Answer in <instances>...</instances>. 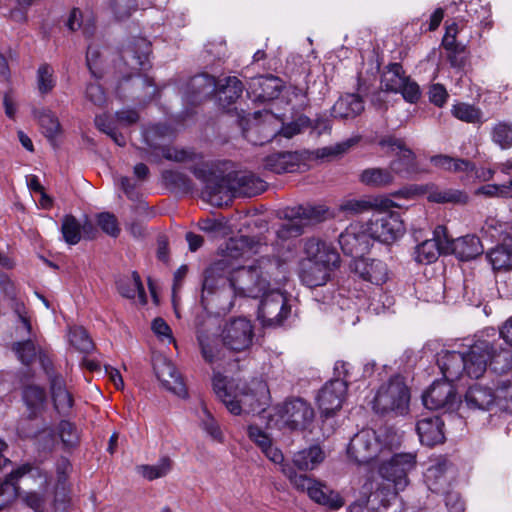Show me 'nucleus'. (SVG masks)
Returning <instances> with one entry per match:
<instances>
[{"label": "nucleus", "mask_w": 512, "mask_h": 512, "mask_svg": "<svg viewBox=\"0 0 512 512\" xmlns=\"http://www.w3.org/2000/svg\"><path fill=\"white\" fill-rule=\"evenodd\" d=\"M287 280V270L279 259L261 256L248 264L234 267L230 288L234 295L257 298Z\"/></svg>", "instance_id": "1"}, {"label": "nucleus", "mask_w": 512, "mask_h": 512, "mask_svg": "<svg viewBox=\"0 0 512 512\" xmlns=\"http://www.w3.org/2000/svg\"><path fill=\"white\" fill-rule=\"evenodd\" d=\"M212 385L216 396L233 415L264 411L270 403L268 385L261 379L235 381L215 374Z\"/></svg>", "instance_id": "2"}, {"label": "nucleus", "mask_w": 512, "mask_h": 512, "mask_svg": "<svg viewBox=\"0 0 512 512\" xmlns=\"http://www.w3.org/2000/svg\"><path fill=\"white\" fill-rule=\"evenodd\" d=\"M501 357L507 362V366L511 364V356L508 352L496 355L490 343L483 340L475 342L466 353L440 352L437 364L444 380L452 383L464 375L475 379L481 377L486 371L488 361H497Z\"/></svg>", "instance_id": "3"}, {"label": "nucleus", "mask_w": 512, "mask_h": 512, "mask_svg": "<svg viewBox=\"0 0 512 512\" xmlns=\"http://www.w3.org/2000/svg\"><path fill=\"white\" fill-rule=\"evenodd\" d=\"M417 456L415 453H397L381 459L378 474L387 484H377L375 491L368 497L372 505L377 503V509L387 508L392 499L409 484L408 474L416 468Z\"/></svg>", "instance_id": "4"}, {"label": "nucleus", "mask_w": 512, "mask_h": 512, "mask_svg": "<svg viewBox=\"0 0 512 512\" xmlns=\"http://www.w3.org/2000/svg\"><path fill=\"white\" fill-rule=\"evenodd\" d=\"M26 475L34 478L38 489L26 492L22 496V502L34 512H43L50 495L51 477L28 463L13 470L5 480L0 481V510L17 497L19 494L17 483Z\"/></svg>", "instance_id": "5"}, {"label": "nucleus", "mask_w": 512, "mask_h": 512, "mask_svg": "<svg viewBox=\"0 0 512 512\" xmlns=\"http://www.w3.org/2000/svg\"><path fill=\"white\" fill-rule=\"evenodd\" d=\"M358 142V138H349L332 146L319 148L313 152H277L264 159V168L271 172L292 173L306 165L311 158L322 159L331 156H339L346 153Z\"/></svg>", "instance_id": "6"}, {"label": "nucleus", "mask_w": 512, "mask_h": 512, "mask_svg": "<svg viewBox=\"0 0 512 512\" xmlns=\"http://www.w3.org/2000/svg\"><path fill=\"white\" fill-rule=\"evenodd\" d=\"M409 402L410 390L403 377L396 375L380 385L372 400V409L382 415H404Z\"/></svg>", "instance_id": "7"}, {"label": "nucleus", "mask_w": 512, "mask_h": 512, "mask_svg": "<svg viewBox=\"0 0 512 512\" xmlns=\"http://www.w3.org/2000/svg\"><path fill=\"white\" fill-rule=\"evenodd\" d=\"M464 403L472 410L490 411L497 407L500 411L512 412L511 384H502L495 391L488 386L474 384L466 391Z\"/></svg>", "instance_id": "8"}, {"label": "nucleus", "mask_w": 512, "mask_h": 512, "mask_svg": "<svg viewBox=\"0 0 512 512\" xmlns=\"http://www.w3.org/2000/svg\"><path fill=\"white\" fill-rule=\"evenodd\" d=\"M391 452V446L383 443L372 429H363L355 434L347 448L348 456L359 465L380 462L390 456Z\"/></svg>", "instance_id": "9"}, {"label": "nucleus", "mask_w": 512, "mask_h": 512, "mask_svg": "<svg viewBox=\"0 0 512 512\" xmlns=\"http://www.w3.org/2000/svg\"><path fill=\"white\" fill-rule=\"evenodd\" d=\"M387 209L377 208L366 227L371 239L390 245L399 240L406 229L400 214Z\"/></svg>", "instance_id": "10"}, {"label": "nucleus", "mask_w": 512, "mask_h": 512, "mask_svg": "<svg viewBox=\"0 0 512 512\" xmlns=\"http://www.w3.org/2000/svg\"><path fill=\"white\" fill-rule=\"evenodd\" d=\"M231 271L232 264L226 259L214 262L205 270L200 299L205 310L208 309L210 301L231 290Z\"/></svg>", "instance_id": "11"}, {"label": "nucleus", "mask_w": 512, "mask_h": 512, "mask_svg": "<svg viewBox=\"0 0 512 512\" xmlns=\"http://www.w3.org/2000/svg\"><path fill=\"white\" fill-rule=\"evenodd\" d=\"M257 318L264 327H278L291 315V305L281 286H275L261 296Z\"/></svg>", "instance_id": "12"}, {"label": "nucleus", "mask_w": 512, "mask_h": 512, "mask_svg": "<svg viewBox=\"0 0 512 512\" xmlns=\"http://www.w3.org/2000/svg\"><path fill=\"white\" fill-rule=\"evenodd\" d=\"M282 473L296 489L307 490L309 497L316 503L327 506L332 510L343 506L342 498L338 493L328 490L306 475L298 474L291 465H283Z\"/></svg>", "instance_id": "13"}, {"label": "nucleus", "mask_w": 512, "mask_h": 512, "mask_svg": "<svg viewBox=\"0 0 512 512\" xmlns=\"http://www.w3.org/2000/svg\"><path fill=\"white\" fill-rule=\"evenodd\" d=\"M379 144L382 147H387L389 153L396 156L389 166L393 175L403 178H414L416 175L424 172L423 169L419 168L414 152L406 147L402 139L387 137L382 139Z\"/></svg>", "instance_id": "14"}, {"label": "nucleus", "mask_w": 512, "mask_h": 512, "mask_svg": "<svg viewBox=\"0 0 512 512\" xmlns=\"http://www.w3.org/2000/svg\"><path fill=\"white\" fill-rule=\"evenodd\" d=\"M220 337L227 349L243 352L253 343L254 326L251 320L244 316L233 317L223 324Z\"/></svg>", "instance_id": "15"}, {"label": "nucleus", "mask_w": 512, "mask_h": 512, "mask_svg": "<svg viewBox=\"0 0 512 512\" xmlns=\"http://www.w3.org/2000/svg\"><path fill=\"white\" fill-rule=\"evenodd\" d=\"M384 91L400 93L405 101L414 104L421 96L419 85L407 76L399 63L390 64L381 77Z\"/></svg>", "instance_id": "16"}, {"label": "nucleus", "mask_w": 512, "mask_h": 512, "mask_svg": "<svg viewBox=\"0 0 512 512\" xmlns=\"http://www.w3.org/2000/svg\"><path fill=\"white\" fill-rule=\"evenodd\" d=\"M277 414L282 426L290 430H304L314 418L312 407L301 398L285 401L277 407Z\"/></svg>", "instance_id": "17"}, {"label": "nucleus", "mask_w": 512, "mask_h": 512, "mask_svg": "<svg viewBox=\"0 0 512 512\" xmlns=\"http://www.w3.org/2000/svg\"><path fill=\"white\" fill-rule=\"evenodd\" d=\"M422 400L427 409L444 413L454 411L460 404L454 385L445 380L434 381L423 394Z\"/></svg>", "instance_id": "18"}, {"label": "nucleus", "mask_w": 512, "mask_h": 512, "mask_svg": "<svg viewBox=\"0 0 512 512\" xmlns=\"http://www.w3.org/2000/svg\"><path fill=\"white\" fill-rule=\"evenodd\" d=\"M266 189V183L261 178L250 172H237L229 174L224 182L222 190L223 198L244 196L253 197Z\"/></svg>", "instance_id": "19"}, {"label": "nucleus", "mask_w": 512, "mask_h": 512, "mask_svg": "<svg viewBox=\"0 0 512 512\" xmlns=\"http://www.w3.org/2000/svg\"><path fill=\"white\" fill-rule=\"evenodd\" d=\"M371 237L366 224L360 222L351 223L340 235L339 244L346 255L359 258L369 250Z\"/></svg>", "instance_id": "20"}, {"label": "nucleus", "mask_w": 512, "mask_h": 512, "mask_svg": "<svg viewBox=\"0 0 512 512\" xmlns=\"http://www.w3.org/2000/svg\"><path fill=\"white\" fill-rule=\"evenodd\" d=\"M346 391V382L340 379H332L321 388L316 399L323 417L332 416L342 407Z\"/></svg>", "instance_id": "21"}, {"label": "nucleus", "mask_w": 512, "mask_h": 512, "mask_svg": "<svg viewBox=\"0 0 512 512\" xmlns=\"http://www.w3.org/2000/svg\"><path fill=\"white\" fill-rule=\"evenodd\" d=\"M449 238L446 228L438 226L434 230L433 238L427 239L416 246L414 259L418 263L430 264L435 262L439 255L447 253Z\"/></svg>", "instance_id": "22"}, {"label": "nucleus", "mask_w": 512, "mask_h": 512, "mask_svg": "<svg viewBox=\"0 0 512 512\" xmlns=\"http://www.w3.org/2000/svg\"><path fill=\"white\" fill-rule=\"evenodd\" d=\"M304 254L308 261L331 268H338L340 256L336 249L326 241L318 238L307 239L304 244Z\"/></svg>", "instance_id": "23"}, {"label": "nucleus", "mask_w": 512, "mask_h": 512, "mask_svg": "<svg viewBox=\"0 0 512 512\" xmlns=\"http://www.w3.org/2000/svg\"><path fill=\"white\" fill-rule=\"evenodd\" d=\"M352 270L362 280L378 286L384 284L389 278L386 263L379 259L355 258L352 263Z\"/></svg>", "instance_id": "24"}, {"label": "nucleus", "mask_w": 512, "mask_h": 512, "mask_svg": "<svg viewBox=\"0 0 512 512\" xmlns=\"http://www.w3.org/2000/svg\"><path fill=\"white\" fill-rule=\"evenodd\" d=\"M150 42L143 37L134 38L122 51L123 60L136 71L149 68Z\"/></svg>", "instance_id": "25"}, {"label": "nucleus", "mask_w": 512, "mask_h": 512, "mask_svg": "<svg viewBox=\"0 0 512 512\" xmlns=\"http://www.w3.org/2000/svg\"><path fill=\"white\" fill-rule=\"evenodd\" d=\"M453 471L445 458L437 459L425 472L428 489L434 493H444L449 487Z\"/></svg>", "instance_id": "26"}, {"label": "nucleus", "mask_w": 512, "mask_h": 512, "mask_svg": "<svg viewBox=\"0 0 512 512\" xmlns=\"http://www.w3.org/2000/svg\"><path fill=\"white\" fill-rule=\"evenodd\" d=\"M191 171L197 179L205 184L202 194L207 201L213 205H222V190L225 180L216 181L214 173L204 164L193 167Z\"/></svg>", "instance_id": "27"}, {"label": "nucleus", "mask_w": 512, "mask_h": 512, "mask_svg": "<svg viewBox=\"0 0 512 512\" xmlns=\"http://www.w3.org/2000/svg\"><path fill=\"white\" fill-rule=\"evenodd\" d=\"M282 81L275 76H260L250 81L247 94L255 101L265 102L278 97Z\"/></svg>", "instance_id": "28"}, {"label": "nucleus", "mask_w": 512, "mask_h": 512, "mask_svg": "<svg viewBox=\"0 0 512 512\" xmlns=\"http://www.w3.org/2000/svg\"><path fill=\"white\" fill-rule=\"evenodd\" d=\"M158 380L168 391L179 397L187 396L186 386L173 363L163 360L154 367Z\"/></svg>", "instance_id": "29"}, {"label": "nucleus", "mask_w": 512, "mask_h": 512, "mask_svg": "<svg viewBox=\"0 0 512 512\" xmlns=\"http://www.w3.org/2000/svg\"><path fill=\"white\" fill-rule=\"evenodd\" d=\"M248 437L260 448L262 453L271 462L280 465L281 471L283 465H290V463L284 461V455L282 451L273 444L270 436L261 428L255 425H250L248 427Z\"/></svg>", "instance_id": "30"}, {"label": "nucleus", "mask_w": 512, "mask_h": 512, "mask_svg": "<svg viewBox=\"0 0 512 512\" xmlns=\"http://www.w3.org/2000/svg\"><path fill=\"white\" fill-rule=\"evenodd\" d=\"M309 125H310V119L306 116H300L297 120H295L291 123H288L286 125H283L280 128V130H279L278 126H275L274 128L270 129V131L267 133V135H265V137L263 139L253 140L251 137V133L253 131L258 132L264 128L260 124H257L253 128L244 131V136L254 144H263L267 141H270L279 132L284 137L291 138V137L299 134L304 128L308 127Z\"/></svg>", "instance_id": "31"}, {"label": "nucleus", "mask_w": 512, "mask_h": 512, "mask_svg": "<svg viewBox=\"0 0 512 512\" xmlns=\"http://www.w3.org/2000/svg\"><path fill=\"white\" fill-rule=\"evenodd\" d=\"M444 423L438 416L421 418L416 425L420 442L426 446H434L444 441Z\"/></svg>", "instance_id": "32"}, {"label": "nucleus", "mask_w": 512, "mask_h": 512, "mask_svg": "<svg viewBox=\"0 0 512 512\" xmlns=\"http://www.w3.org/2000/svg\"><path fill=\"white\" fill-rule=\"evenodd\" d=\"M217 91V83L214 77L207 74L196 75L191 78L187 86L185 100L196 104Z\"/></svg>", "instance_id": "33"}, {"label": "nucleus", "mask_w": 512, "mask_h": 512, "mask_svg": "<svg viewBox=\"0 0 512 512\" xmlns=\"http://www.w3.org/2000/svg\"><path fill=\"white\" fill-rule=\"evenodd\" d=\"M483 252L480 239L475 235H465L454 240L449 239L447 253L454 254L462 261L476 258Z\"/></svg>", "instance_id": "34"}, {"label": "nucleus", "mask_w": 512, "mask_h": 512, "mask_svg": "<svg viewBox=\"0 0 512 512\" xmlns=\"http://www.w3.org/2000/svg\"><path fill=\"white\" fill-rule=\"evenodd\" d=\"M334 270V268L320 266L319 264L302 259L299 277L304 285L313 288L325 285Z\"/></svg>", "instance_id": "35"}, {"label": "nucleus", "mask_w": 512, "mask_h": 512, "mask_svg": "<svg viewBox=\"0 0 512 512\" xmlns=\"http://www.w3.org/2000/svg\"><path fill=\"white\" fill-rule=\"evenodd\" d=\"M393 201L390 199L360 198L346 199L339 205V210L345 215H359L377 208H390Z\"/></svg>", "instance_id": "36"}, {"label": "nucleus", "mask_w": 512, "mask_h": 512, "mask_svg": "<svg viewBox=\"0 0 512 512\" xmlns=\"http://www.w3.org/2000/svg\"><path fill=\"white\" fill-rule=\"evenodd\" d=\"M263 245L248 236L232 238L227 243L228 256L249 260L252 255L258 254L266 249Z\"/></svg>", "instance_id": "37"}, {"label": "nucleus", "mask_w": 512, "mask_h": 512, "mask_svg": "<svg viewBox=\"0 0 512 512\" xmlns=\"http://www.w3.org/2000/svg\"><path fill=\"white\" fill-rule=\"evenodd\" d=\"M117 289L125 298L137 299V302L141 305L147 303L146 293L137 272H133L131 276L120 278L117 281Z\"/></svg>", "instance_id": "38"}, {"label": "nucleus", "mask_w": 512, "mask_h": 512, "mask_svg": "<svg viewBox=\"0 0 512 512\" xmlns=\"http://www.w3.org/2000/svg\"><path fill=\"white\" fill-rule=\"evenodd\" d=\"M325 458L323 450L318 445L302 449L293 455L290 464L294 469L308 471L316 468Z\"/></svg>", "instance_id": "39"}, {"label": "nucleus", "mask_w": 512, "mask_h": 512, "mask_svg": "<svg viewBox=\"0 0 512 512\" xmlns=\"http://www.w3.org/2000/svg\"><path fill=\"white\" fill-rule=\"evenodd\" d=\"M364 110V102L359 95L346 94L340 97L332 107L335 118H353Z\"/></svg>", "instance_id": "40"}, {"label": "nucleus", "mask_w": 512, "mask_h": 512, "mask_svg": "<svg viewBox=\"0 0 512 512\" xmlns=\"http://www.w3.org/2000/svg\"><path fill=\"white\" fill-rule=\"evenodd\" d=\"M50 388L55 409L61 414L69 412L73 406V398L71 393L66 389L62 377H52L50 379Z\"/></svg>", "instance_id": "41"}, {"label": "nucleus", "mask_w": 512, "mask_h": 512, "mask_svg": "<svg viewBox=\"0 0 512 512\" xmlns=\"http://www.w3.org/2000/svg\"><path fill=\"white\" fill-rule=\"evenodd\" d=\"M291 215H297L304 227L324 221L331 216L324 205H299L291 207Z\"/></svg>", "instance_id": "42"}, {"label": "nucleus", "mask_w": 512, "mask_h": 512, "mask_svg": "<svg viewBox=\"0 0 512 512\" xmlns=\"http://www.w3.org/2000/svg\"><path fill=\"white\" fill-rule=\"evenodd\" d=\"M360 182L373 188H382L394 182L390 168L373 167L363 170L359 176Z\"/></svg>", "instance_id": "43"}, {"label": "nucleus", "mask_w": 512, "mask_h": 512, "mask_svg": "<svg viewBox=\"0 0 512 512\" xmlns=\"http://www.w3.org/2000/svg\"><path fill=\"white\" fill-rule=\"evenodd\" d=\"M430 162L434 167L449 172H465L468 173L475 169L474 163L469 160L453 158L448 155H435L430 158Z\"/></svg>", "instance_id": "44"}, {"label": "nucleus", "mask_w": 512, "mask_h": 512, "mask_svg": "<svg viewBox=\"0 0 512 512\" xmlns=\"http://www.w3.org/2000/svg\"><path fill=\"white\" fill-rule=\"evenodd\" d=\"M144 142L152 149H160L173 136V130L165 124L147 126L142 131Z\"/></svg>", "instance_id": "45"}, {"label": "nucleus", "mask_w": 512, "mask_h": 512, "mask_svg": "<svg viewBox=\"0 0 512 512\" xmlns=\"http://www.w3.org/2000/svg\"><path fill=\"white\" fill-rule=\"evenodd\" d=\"M489 135L491 142L501 150L512 148V122L501 120L493 123Z\"/></svg>", "instance_id": "46"}, {"label": "nucleus", "mask_w": 512, "mask_h": 512, "mask_svg": "<svg viewBox=\"0 0 512 512\" xmlns=\"http://www.w3.org/2000/svg\"><path fill=\"white\" fill-rule=\"evenodd\" d=\"M291 207L283 211L284 222L280 224L276 235L281 240L299 237L304 232V226L297 215H291Z\"/></svg>", "instance_id": "47"}, {"label": "nucleus", "mask_w": 512, "mask_h": 512, "mask_svg": "<svg viewBox=\"0 0 512 512\" xmlns=\"http://www.w3.org/2000/svg\"><path fill=\"white\" fill-rule=\"evenodd\" d=\"M511 229L512 227L508 223L501 222L496 218H488L482 226L481 232L483 237L491 241L507 243L512 237V235H510Z\"/></svg>", "instance_id": "48"}, {"label": "nucleus", "mask_w": 512, "mask_h": 512, "mask_svg": "<svg viewBox=\"0 0 512 512\" xmlns=\"http://www.w3.org/2000/svg\"><path fill=\"white\" fill-rule=\"evenodd\" d=\"M218 100L221 106L226 107L234 103L243 92V85L237 77H227L225 84L217 89Z\"/></svg>", "instance_id": "49"}, {"label": "nucleus", "mask_w": 512, "mask_h": 512, "mask_svg": "<svg viewBox=\"0 0 512 512\" xmlns=\"http://www.w3.org/2000/svg\"><path fill=\"white\" fill-rule=\"evenodd\" d=\"M70 463L62 459L57 466V482L54 487V505L66 504L69 501L67 488V473Z\"/></svg>", "instance_id": "50"}, {"label": "nucleus", "mask_w": 512, "mask_h": 512, "mask_svg": "<svg viewBox=\"0 0 512 512\" xmlns=\"http://www.w3.org/2000/svg\"><path fill=\"white\" fill-rule=\"evenodd\" d=\"M427 199L433 203H461L466 202L467 195L460 190L431 186L427 188Z\"/></svg>", "instance_id": "51"}, {"label": "nucleus", "mask_w": 512, "mask_h": 512, "mask_svg": "<svg viewBox=\"0 0 512 512\" xmlns=\"http://www.w3.org/2000/svg\"><path fill=\"white\" fill-rule=\"evenodd\" d=\"M34 116L37 118L38 123L49 140H54L60 133V123L54 113L47 109L35 110Z\"/></svg>", "instance_id": "52"}, {"label": "nucleus", "mask_w": 512, "mask_h": 512, "mask_svg": "<svg viewBox=\"0 0 512 512\" xmlns=\"http://www.w3.org/2000/svg\"><path fill=\"white\" fill-rule=\"evenodd\" d=\"M451 114L466 123H481L483 113L480 108L465 102H456L451 107Z\"/></svg>", "instance_id": "53"}, {"label": "nucleus", "mask_w": 512, "mask_h": 512, "mask_svg": "<svg viewBox=\"0 0 512 512\" xmlns=\"http://www.w3.org/2000/svg\"><path fill=\"white\" fill-rule=\"evenodd\" d=\"M172 468V461L168 457H162L154 465H141L137 467L138 473L145 479L152 481L166 476Z\"/></svg>", "instance_id": "54"}, {"label": "nucleus", "mask_w": 512, "mask_h": 512, "mask_svg": "<svg viewBox=\"0 0 512 512\" xmlns=\"http://www.w3.org/2000/svg\"><path fill=\"white\" fill-rule=\"evenodd\" d=\"M23 400L30 410V416H34L45 403V390L35 385L27 386L23 391Z\"/></svg>", "instance_id": "55"}, {"label": "nucleus", "mask_w": 512, "mask_h": 512, "mask_svg": "<svg viewBox=\"0 0 512 512\" xmlns=\"http://www.w3.org/2000/svg\"><path fill=\"white\" fill-rule=\"evenodd\" d=\"M107 7L115 20L123 21L131 17L138 4L136 0H108Z\"/></svg>", "instance_id": "56"}, {"label": "nucleus", "mask_w": 512, "mask_h": 512, "mask_svg": "<svg viewBox=\"0 0 512 512\" xmlns=\"http://www.w3.org/2000/svg\"><path fill=\"white\" fill-rule=\"evenodd\" d=\"M37 89L41 95L50 93L56 85L54 69L49 64H42L37 69Z\"/></svg>", "instance_id": "57"}, {"label": "nucleus", "mask_w": 512, "mask_h": 512, "mask_svg": "<svg viewBox=\"0 0 512 512\" xmlns=\"http://www.w3.org/2000/svg\"><path fill=\"white\" fill-rule=\"evenodd\" d=\"M61 232L64 241L69 245H76L81 240V224L72 215L64 216L62 220Z\"/></svg>", "instance_id": "58"}, {"label": "nucleus", "mask_w": 512, "mask_h": 512, "mask_svg": "<svg viewBox=\"0 0 512 512\" xmlns=\"http://www.w3.org/2000/svg\"><path fill=\"white\" fill-rule=\"evenodd\" d=\"M69 341L72 346L82 353L93 350V342L83 327L75 326L69 330Z\"/></svg>", "instance_id": "59"}, {"label": "nucleus", "mask_w": 512, "mask_h": 512, "mask_svg": "<svg viewBox=\"0 0 512 512\" xmlns=\"http://www.w3.org/2000/svg\"><path fill=\"white\" fill-rule=\"evenodd\" d=\"M202 411L204 414V417L201 418L202 429L213 441L222 443L224 441V436L219 424L217 423V421L214 419V417L211 415L206 405L204 404H202Z\"/></svg>", "instance_id": "60"}, {"label": "nucleus", "mask_w": 512, "mask_h": 512, "mask_svg": "<svg viewBox=\"0 0 512 512\" xmlns=\"http://www.w3.org/2000/svg\"><path fill=\"white\" fill-rule=\"evenodd\" d=\"M58 435L66 448H73L79 442L78 431L69 421L63 420L59 423Z\"/></svg>", "instance_id": "61"}, {"label": "nucleus", "mask_w": 512, "mask_h": 512, "mask_svg": "<svg viewBox=\"0 0 512 512\" xmlns=\"http://www.w3.org/2000/svg\"><path fill=\"white\" fill-rule=\"evenodd\" d=\"M197 338L205 361L208 363L216 361L219 358L220 350L214 344V340L203 333H199Z\"/></svg>", "instance_id": "62"}, {"label": "nucleus", "mask_w": 512, "mask_h": 512, "mask_svg": "<svg viewBox=\"0 0 512 512\" xmlns=\"http://www.w3.org/2000/svg\"><path fill=\"white\" fill-rule=\"evenodd\" d=\"M160 149L163 157L169 161L182 163L193 161L196 158V154L188 149H178L170 146H163Z\"/></svg>", "instance_id": "63"}, {"label": "nucleus", "mask_w": 512, "mask_h": 512, "mask_svg": "<svg viewBox=\"0 0 512 512\" xmlns=\"http://www.w3.org/2000/svg\"><path fill=\"white\" fill-rule=\"evenodd\" d=\"M18 359L25 365L30 364L36 356V348L31 340L18 342L13 347Z\"/></svg>", "instance_id": "64"}]
</instances>
